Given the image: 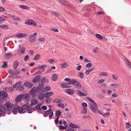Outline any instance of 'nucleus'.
<instances>
[{"instance_id": "obj_59", "label": "nucleus", "mask_w": 131, "mask_h": 131, "mask_svg": "<svg viewBox=\"0 0 131 131\" xmlns=\"http://www.w3.org/2000/svg\"><path fill=\"white\" fill-rule=\"evenodd\" d=\"M97 96L99 98L103 99L104 98V97L100 94H98L97 95Z\"/></svg>"}, {"instance_id": "obj_45", "label": "nucleus", "mask_w": 131, "mask_h": 131, "mask_svg": "<svg viewBox=\"0 0 131 131\" xmlns=\"http://www.w3.org/2000/svg\"><path fill=\"white\" fill-rule=\"evenodd\" d=\"M57 106H59L60 107H62L63 108H64L65 107V106H64V105L63 104V103H61L60 104H57Z\"/></svg>"}, {"instance_id": "obj_2", "label": "nucleus", "mask_w": 131, "mask_h": 131, "mask_svg": "<svg viewBox=\"0 0 131 131\" xmlns=\"http://www.w3.org/2000/svg\"><path fill=\"white\" fill-rule=\"evenodd\" d=\"M89 105L91 111L94 113H96L98 109L97 107H98L96 104L95 103H94L92 104L90 103Z\"/></svg>"}, {"instance_id": "obj_7", "label": "nucleus", "mask_w": 131, "mask_h": 131, "mask_svg": "<svg viewBox=\"0 0 131 131\" xmlns=\"http://www.w3.org/2000/svg\"><path fill=\"white\" fill-rule=\"evenodd\" d=\"M74 87L80 90L81 88V85L80 83L77 81V82L74 85Z\"/></svg>"}, {"instance_id": "obj_8", "label": "nucleus", "mask_w": 131, "mask_h": 131, "mask_svg": "<svg viewBox=\"0 0 131 131\" xmlns=\"http://www.w3.org/2000/svg\"><path fill=\"white\" fill-rule=\"evenodd\" d=\"M77 94L79 96H87V94L82 92L81 91L79 90H77Z\"/></svg>"}, {"instance_id": "obj_39", "label": "nucleus", "mask_w": 131, "mask_h": 131, "mask_svg": "<svg viewBox=\"0 0 131 131\" xmlns=\"http://www.w3.org/2000/svg\"><path fill=\"white\" fill-rule=\"evenodd\" d=\"M31 105H29V106H27V110L28 111H29L32 110V107Z\"/></svg>"}, {"instance_id": "obj_5", "label": "nucleus", "mask_w": 131, "mask_h": 131, "mask_svg": "<svg viewBox=\"0 0 131 131\" xmlns=\"http://www.w3.org/2000/svg\"><path fill=\"white\" fill-rule=\"evenodd\" d=\"M40 78L41 77L40 75H37L34 78L32 81L34 83H37L38 82H39V81L41 80H40Z\"/></svg>"}, {"instance_id": "obj_47", "label": "nucleus", "mask_w": 131, "mask_h": 131, "mask_svg": "<svg viewBox=\"0 0 131 131\" xmlns=\"http://www.w3.org/2000/svg\"><path fill=\"white\" fill-rule=\"evenodd\" d=\"M25 99H27V101H29L30 100V98L28 94H26L25 97Z\"/></svg>"}, {"instance_id": "obj_4", "label": "nucleus", "mask_w": 131, "mask_h": 131, "mask_svg": "<svg viewBox=\"0 0 131 131\" xmlns=\"http://www.w3.org/2000/svg\"><path fill=\"white\" fill-rule=\"evenodd\" d=\"M36 88L35 87H33L32 88L30 91V95L32 96L33 98L35 97L36 96Z\"/></svg>"}, {"instance_id": "obj_46", "label": "nucleus", "mask_w": 131, "mask_h": 131, "mask_svg": "<svg viewBox=\"0 0 131 131\" xmlns=\"http://www.w3.org/2000/svg\"><path fill=\"white\" fill-rule=\"evenodd\" d=\"M52 13L57 17H58L59 16V14L58 13L55 11L52 12Z\"/></svg>"}, {"instance_id": "obj_16", "label": "nucleus", "mask_w": 131, "mask_h": 131, "mask_svg": "<svg viewBox=\"0 0 131 131\" xmlns=\"http://www.w3.org/2000/svg\"><path fill=\"white\" fill-rule=\"evenodd\" d=\"M53 94L52 92H47L45 93L44 94V96L45 97H47L50 96Z\"/></svg>"}, {"instance_id": "obj_60", "label": "nucleus", "mask_w": 131, "mask_h": 131, "mask_svg": "<svg viewBox=\"0 0 131 131\" xmlns=\"http://www.w3.org/2000/svg\"><path fill=\"white\" fill-rule=\"evenodd\" d=\"M92 64L91 63H88L86 65L87 68H90L92 66Z\"/></svg>"}, {"instance_id": "obj_15", "label": "nucleus", "mask_w": 131, "mask_h": 131, "mask_svg": "<svg viewBox=\"0 0 131 131\" xmlns=\"http://www.w3.org/2000/svg\"><path fill=\"white\" fill-rule=\"evenodd\" d=\"M23 97L22 94L19 95L15 99V100L16 102H19L21 100Z\"/></svg>"}, {"instance_id": "obj_33", "label": "nucleus", "mask_w": 131, "mask_h": 131, "mask_svg": "<svg viewBox=\"0 0 131 131\" xmlns=\"http://www.w3.org/2000/svg\"><path fill=\"white\" fill-rule=\"evenodd\" d=\"M25 48L23 47L22 48H21L20 49H19V50H20L21 51H20V53H21L23 54H24L25 53Z\"/></svg>"}, {"instance_id": "obj_29", "label": "nucleus", "mask_w": 131, "mask_h": 131, "mask_svg": "<svg viewBox=\"0 0 131 131\" xmlns=\"http://www.w3.org/2000/svg\"><path fill=\"white\" fill-rule=\"evenodd\" d=\"M52 110L51 108H50L48 110L45 111V113L46 115H50L52 112Z\"/></svg>"}, {"instance_id": "obj_21", "label": "nucleus", "mask_w": 131, "mask_h": 131, "mask_svg": "<svg viewBox=\"0 0 131 131\" xmlns=\"http://www.w3.org/2000/svg\"><path fill=\"white\" fill-rule=\"evenodd\" d=\"M2 96L3 99L5 98H7V95L6 92L4 91H2Z\"/></svg>"}, {"instance_id": "obj_27", "label": "nucleus", "mask_w": 131, "mask_h": 131, "mask_svg": "<svg viewBox=\"0 0 131 131\" xmlns=\"http://www.w3.org/2000/svg\"><path fill=\"white\" fill-rule=\"evenodd\" d=\"M0 28L1 29H7L8 28V26L7 25H2L0 26Z\"/></svg>"}, {"instance_id": "obj_51", "label": "nucleus", "mask_w": 131, "mask_h": 131, "mask_svg": "<svg viewBox=\"0 0 131 131\" xmlns=\"http://www.w3.org/2000/svg\"><path fill=\"white\" fill-rule=\"evenodd\" d=\"M51 100L49 97H47L46 100V102L47 103H49L50 102Z\"/></svg>"}, {"instance_id": "obj_64", "label": "nucleus", "mask_w": 131, "mask_h": 131, "mask_svg": "<svg viewBox=\"0 0 131 131\" xmlns=\"http://www.w3.org/2000/svg\"><path fill=\"white\" fill-rule=\"evenodd\" d=\"M66 131H74V129L71 128H69L67 129Z\"/></svg>"}, {"instance_id": "obj_9", "label": "nucleus", "mask_w": 131, "mask_h": 131, "mask_svg": "<svg viewBox=\"0 0 131 131\" xmlns=\"http://www.w3.org/2000/svg\"><path fill=\"white\" fill-rule=\"evenodd\" d=\"M29 39L30 42H33L36 40V37L34 35H30Z\"/></svg>"}, {"instance_id": "obj_61", "label": "nucleus", "mask_w": 131, "mask_h": 131, "mask_svg": "<svg viewBox=\"0 0 131 131\" xmlns=\"http://www.w3.org/2000/svg\"><path fill=\"white\" fill-rule=\"evenodd\" d=\"M68 66V64L67 63H64L63 64L62 66V67L63 68H65Z\"/></svg>"}, {"instance_id": "obj_63", "label": "nucleus", "mask_w": 131, "mask_h": 131, "mask_svg": "<svg viewBox=\"0 0 131 131\" xmlns=\"http://www.w3.org/2000/svg\"><path fill=\"white\" fill-rule=\"evenodd\" d=\"M14 72V71L12 70H9L8 71V72L9 74L12 75H13Z\"/></svg>"}, {"instance_id": "obj_40", "label": "nucleus", "mask_w": 131, "mask_h": 131, "mask_svg": "<svg viewBox=\"0 0 131 131\" xmlns=\"http://www.w3.org/2000/svg\"><path fill=\"white\" fill-rule=\"evenodd\" d=\"M17 107H14L13 109V114H16V113H16L17 111Z\"/></svg>"}, {"instance_id": "obj_10", "label": "nucleus", "mask_w": 131, "mask_h": 131, "mask_svg": "<svg viewBox=\"0 0 131 131\" xmlns=\"http://www.w3.org/2000/svg\"><path fill=\"white\" fill-rule=\"evenodd\" d=\"M69 83H66L65 82H62L61 84V86L63 88H68L70 87Z\"/></svg>"}, {"instance_id": "obj_53", "label": "nucleus", "mask_w": 131, "mask_h": 131, "mask_svg": "<svg viewBox=\"0 0 131 131\" xmlns=\"http://www.w3.org/2000/svg\"><path fill=\"white\" fill-rule=\"evenodd\" d=\"M4 64L3 65L2 67V68H6V66H7V64L6 63V61H4Z\"/></svg>"}, {"instance_id": "obj_25", "label": "nucleus", "mask_w": 131, "mask_h": 131, "mask_svg": "<svg viewBox=\"0 0 131 131\" xmlns=\"http://www.w3.org/2000/svg\"><path fill=\"white\" fill-rule=\"evenodd\" d=\"M67 93L71 95L73 94L74 91L71 89H67Z\"/></svg>"}, {"instance_id": "obj_6", "label": "nucleus", "mask_w": 131, "mask_h": 131, "mask_svg": "<svg viewBox=\"0 0 131 131\" xmlns=\"http://www.w3.org/2000/svg\"><path fill=\"white\" fill-rule=\"evenodd\" d=\"M23 85L28 88H30L32 86L33 83L28 82H26L24 83Z\"/></svg>"}, {"instance_id": "obj_35", "label": "nucleus", "mask_w": 131, "mask_h": 131, "mask_svg": "<svg viewBox=\"0 0 131 131\" xmlns=\"http://www.w3.org/2000/svg\"><path fill=\"white\" fill-rule=\"evenodd\" d=\"M40 56H41L39 54H37L35 57L34 60H37L40 58Z\"/></svg>"}, {"instance_id": "obj_14", "label": "nucleus", "mask_w": 131, "mask_h": 131, "mask_svg": "<svg viewBox=\"0 0 131 131\" xmlns=\"http://www.w3.org/2000/svg\"><path fill=\"white\" fill-rule=\"evenodd\" d=\"M38 103V101L36 99H33L31 100V105H33Z\"/></svg>"}, {"instance_id": "obj_1", "label": "nucleus", "mask_w": 131, "mask_h": 131, "mask_svg": "<svg viewBox=\"0 0 131 131\" xmlns=\"http://www.w3.org/2000/svg\"><path fill=\"white\" fill-rule=\"evenodd\" d=\"M46 78L45 77H43L41 79V80L38 82V86L36 88L35 92L36 93H39L43 89L44 87V84L46 81Z\"/></svg>"}, {"instance_id": "obj_11", "label": "nucleus", "mask_w": 131, "mask_h": 131, "mask_svg": "<svg viewBox=\"0 0 131 131\" xmlns=\"http://www.w3.org/2000/svg\"><path fill=\"white\" fill-rule=\"evenodd\" d=\"M17 37L19 38L21 37H24L27 36L26 33H18L17 34Z\"/></svg>"}, {"instance_id": "obj_48", "label": "nucleus", "mask_w": 131, "mask_h": 131, "mask_svg": "<svg viewBox=\"0 0 131 131\" xmlns=\"http://www.w3.org/2000/svg\"><path fill=\"white\" fill-rule=\"evenodd\" d=\"M5 20V18L0 16V24L3 21H4Z\"/></svg>"}, {"instance_id": "obj_19", "label": "nucleus", "mask_w": 131, "mask_h": 131, "mask_svg": "<svg viewBox=\"0 0 131 131\" xmlns=\"http://www.w3.org/2000/svg\"><path fill=\"white\" fill-rule=\"evenodd\" d=\"M58 75L56 74H53L52 76V80L53 81H56L58 78Z\"/></svg>"}, {"instance_id": "obj_34", "label": "nucleus", "mask_w": 131, "mask_h": 131, "mask_svg": "<svg viewBox=\"0 0 131 131\" xmlns=\"http://www.w3.org/2000/svg\"><path fill=\"white\" fill-rule=\"evenodd\" d=\"M95 36L99 39L100 40L102 39H103V37L101 35L99 34H96L95 35Z\"/></svg>"}, {"instance_id": "obj_55", "label": "nucleus", "mask_w": 131, "mask_h": 131, "mask_svg": "<svg viewBox=\"0 0 131 131\" xmlns=\"http://www.w3.org/2000/svg\"><path fill=\"white\" fill-rule=\"evenodd\" d=\"M43 96L42 95H39L38 96V99L40 100H42L43 98Z\"/></svg>"}, {"instance_id": "obj_52", "label": "nucleus", "mask_w": 131, "mask_h": 131, "mask_svg": "<svg viewBox=\"0 0 131 131\" xmlns=\"http://www.w3.org/2000/svg\"><path fill=\"white\" fill-rule=\"evenodd\" d=\"M5 104V106H6L7 108H10L11 107V106L9 103H7V104Z\"/></svg>"}, {"instance_id": "obj_13", "label": "nucleus", "mask_w": 131, "mask_h": 131, "mask_svg": "<svg viewBox=\"0 0 131 131\" xmlns=\"http://www.w3.org/2000/svg\"><path fill=\"white\" fill-rule=\"evenodd\" d=\"M77 81H78L76 79H70L69 84L73 85H74L75 83L77 82Z\"/></svg>"}, {"instance_id": "obj_32", "label": "nucleus", "mask_w": 131, "mask_h": 131, "mask_svg": "<svg viewBox=\"0 0 131 131\" xmlns=\"http://www.w3.org/2000/svg\"><path fill=\"white\" fill-rule=\"evenodd\" d=\"M126 62L127 64V66H128V67L130 69H131V63L127 59H126Z\"/></svg>"}, {"instance_id": "obj_44", "label": "nucleus", "mask_w": 131, "mask_h": 131, "mask_svg": "<svg viewBox=\"0 0 131 131\" xmlns=\"http://www.w3.org/2000/svg\"><path fill=\"white\" fill-rule=\"evenodd\" d=\"M78 76L81 79H83L84 78L83 74L82 72H80Z\"/></svg>"}, {"instance_id": "obj_36", "label": "nucleus", "mask_w": 131, "mask_h": 131, "mask_svg": "<svg viewBox=\"0 0 131 131\" xmlns=\"http://www.w3.org/2000/svg\"><path fill=\"white\" fill-rule=\"evenodd\" d=\"M86 99L88 100L89 101L91 102V103L93 104L94 103H95L94 101L91 98H90L89 97H86Z\"/></svg>"}, {"instance_id": "obj_23", "label": "nucleus", "mask_w": 131, "mask_h": 131, "mask_svg": "<svg viewBox=\"0 0 131 131\" xmlns=\"http://www.w3.org/2000/svg\"><path fill=\"white\" fill-rule=\"evenodd\" d=\"M51 89L50 87L49 86H47L43 88L42 92H43L49 91Z\"/></svg>"}, {"instance_id": "obj_50", "label": "nucleus", "mask_w": 131, "mask_h": 131, "mask_svg": "<svg viewBox=\"0 0 131 131\" xmlns=\"http://www.w3.org/2000/svg\"><path fill=\"white\" fill-rule=\"evenodd\" d=\"M87 112V109L86 108H84L83 110L81 112L82 113L86 114Z\"/></svg>"}, {"instance_id": "obj_37", "label": "nucleus", "mask_w": 131, "mask_h": 131, "mask_svg": "<svg viewBox=\"0 0 131 131\" xmlns=\"http://www.w3.org/2000/svg\"><path fill=\"white\" fill-rule=\"evenodd\" d=\"M41 103H39L35 106V108L36 110H38L41 107V106L42 105Z\"/></svg>"}, {"instance_id": "obj_62", "label": "nucleus", "mask_w": 131, "mask_h": 131, "mask_svg": "<svg viewBox=\"0 0 131 131\" xmlns=\"http://www.w3.org/2000/svg\"><path fill=\"white\" fill-rule=\"evenodd\" d=\"M28 58L29 56L28 55H27L25 57L24 60L25 61H26Z\"/></svg>"}, {"instance_id": "obj_49", "label": "nucleus", "mask_w": 131, "mask_h": 131, "mask_svg": "<svg viewBox=\"0 0 131 131\" xmlns=\"http://www.w3.org/2000/svg\"><path fill=\"white\" fill-rule=\"evenodd\" d=\"M13 19L14 20L16 21H20L21 20V19L20 18H18L15 16V17H13Z\"/></svg>"}, {"instance_id": "obj_42", "label": "nucleus", "mask_w": 131, "mask_h": 131, "mask_svg": "<svg viewBox=\"0 0 131 131\" xmlns=\"http://www.w3.org/2000/svg\"><path fill=\"white\" fill-rule=\"evenodd\" d=\"M105 81V80L103 79H100L98 81L97 83L99 84H101L104 82Z\"/></svg>"}, {"instance_id": "obj_58", "label": "nucleus", "mask_w": 131, "mask_h": 131, "mask_svg": "<svg viewBox=\"0 0 131 131\" xmlns=\"http://www.w3.org/2000/svg\"><path fill=\"white\" fill-rule=\"evenodd\" d=\"M126 125H127V126H126V128H128L130 127L131 125L129 123H125Z\"/></svg>"}, {"instance_id": "obj_18", "label": "nucleus", "mask_w": 131, "mask_h": 131, "mask_svg": "<svg viewBox=\"0 0 131 131\" xmlns=\"http://www.w3.org/2000/svg\"><path fill=\"white\" fill-rule=\"evenodd\" d=\"M18 65V62L17 61H14L13 62V67L14 70H16Z\"/></svg>"}, {"instance_id": "obj_56", "label": "nucleus", "mask_w": 131, "mask_h": 131, "mask_svg": "<svg viewBox=\"0 0 131 131\" xmlns=\"http://www.w3.org/2000/svg\"><path fill=\"white\" fill-rule=\"evenodd\" d=\"M20 73L19 71H16L15 72L14 71L13 74V75H17L19 74Z\"/></svg>"}, {"instance_id": "obj_41", "label": "nucleus", "mask_w": 131, "mask_h": 131, "mask_svg": "<svg viewBox=\"0 0 131 131\" xmlns=\"http://www.w3.org/2000/svg\"><path fill=\"white\" fill-rule=\"evenodd\" d=\"M18 77H20V76H16L15 77L14 75H9L8 76V78H16V79H18Z\"/></svg>"}, {"instance_id": "obj_20", "label": "nucleus", "mask_w": 131, "mask_h": 131, "mask_svg": "<svg viewBox=\"0 0 131 131\" xmlns=\"http://www.w3.org/2000/svg\"><path fill=\"white\" fill-rule=\"evenodd\" d=\"M47 65L46 64L38 66L37 67V68L38 70H41L43 69L46 68V67H47Z\"/></svg>"}, {"instance_id": "obj_3", "label": "nucleus", "mask_w": 131, "mask_h": 131, "mask_svg": "<svg viewBox=\"0 0 131 131\" xmlns=\"http://www.w3.org/2000/svg\"><path fill=\"white\" fill-rule=\"evenodd\" d=\"M61 112L60 110H57L56 111L55 115L56 116L58 117L54 120V122L56 124H58V123L59 119V117L61 115Z\"/></svg>"}, {"instance_id": "obj_17", "label": "nucleus", "mask_w": 131, "mask_h": 131, "mask_svg": "<svg viewBox=\"0 0 131 131\" xmlns=\"http://www.w3.org/2000/svg\"><path fill=\"white\" fill-rule=\"evenodd\" d=\"M34 23V21L33 20L29 19L26 21L25 22V24L29 25H32Z\"/></svg>"}, {"instance_id": "obj_43", "label": "nucleus", "mask_w": 131, "mask_h": 131, "mask_svg": "<svg viewBox=\"0 0 131 131\" xmlns=\"http://www.w3.org/2000/svg\"><path fill=\"white\" fill-rule=\"evenodd\" d=\"M67 126H64L62 125H60L59 126V128L61 129H67Z\"/></svg>"}, {"instance_id": "obj_26", "label": "nucleus", "mask_w": 131, "mask_h": 131, "mask_svg": "<svg viewBox=\"0 0 131 131\" xmlns=\"http://www.w3.org/2000/svg\"><path fill=\"white\" fill-rule=\"evenodd\" d=\"M12 56V55L11 53H6L5 56V58H9L10 57Z\"/></svg>"}, {"instance_id": "obj_31", "label": "nucleus", "mask_w": 131, "mask_h": 131, "mask_svg": "<svg viewBox=\"0 0 131 131\" xmlns=\"http://www.w3.org/2000/svg\"><path fill=\"white\" fill-rule=\"evenodd\" d=\"M17 108L19 113H22L23 110V109L22 107L19 106H18Z\"/></svg>"}, {"instance_id": "obj_54", "label": "nucleus", "mask_w": 131, "mask_h": 131, "mask_svg": "<svg viewBox=\"0 0 131 131\" xmlns=\"http://www.w3.org/2000/svg\"><path fill=\"white\" fill-rule=\"evenodd\" d=\"M81 105L83 106L84 108H85V107H87V104L85 102L82 103L81 104Z\"/></svg>"}, {"instance_id": "obj_28", "label": "nucleus", "mask_w": 131, "mask_h": 131, "mask_svg": "<svg viewBox=\"0 0 131 131\" xmlns=\"http://www.w3.org/2000/svg\"><path fill=\"white\" fill-rule=\"evenodd\" d=\"M28 104L29 103L27 102L25 104L22 105V108L23 109V110H27V106H29Z\"/></svg>"}, {"instance_id": "obj_22", "label": "nucleus", "mask_w": 131, "mask_h": 131, "mask_svg": "<svg viewBox=\"0 0 131 131\" xmlns=\"http://www.w3.org/2000/svg\"><path fill=\"white\" fill-rule=\"evenodd\" d=\"M24 88L23 86L19 85L16 88V90H19L20 91H23Z\"/></svg>"}, {"instance_id": "obj_38", "label": "nucleus", "mask_w": 131, "mask_h": 131, "mask_svg": "<svg viewBox=\"0 0 131 131\" xmlns=\"http://www.w3.org/2000/svg\"><path fill=\"white\" fill-rule=\"evenodd\" d=\"M108 75V73L104 72H101L99 75L101 76H107Z\"/></svg>"}, {"instance_id": "obj_12", "label": "nucleus", "mask_w": 131, "mask_h": 131, "mask_svg": "<svg viewBox=\"0 0 131 131\" xmlns=\"http://www.w3.org/2000/svg\"><path fill=\"white\" fill-rule=\"evenodd\" d=\"M69 125L71 127L74 128H78L80 127L79 126L75 125L71 122H70Z\"/></svg>"}, {"instance_id": "obj_57", "label": "nucleus", "mask_w": 131, "mask_h": 131, "mask_svg": "<svg viewBox=\"0 0 131 131\" xmlns=\"http://www.w3.org/2000/svg\"><path fill=\"white\" fill-rule=\"evenodd\" d=\"M51 71V68H48L46 70V73H49Z\"/></svg>"}, {"instance_id": "obj_24", "label": "nucleus", "mask_w": 131, "mask_h": 131, "mask_svg": "<svg viewBox=\"0 0 131 131\" xmlns=\"http://www.w3.org/2000/svg\"><path fill=\"white\" fill-rule=\"evenodd\" d=\"M19 7L22 9L26 10H28L29 8V7H28L26 6L23 5H20L19 6Z\"/></svg>"}, {"instance_id": "obj_30", "label": "nucleus", "mask_w": 131, "mask_h": 131, "mask_svg": "<svg viewBox=\"0 0 131 131\" xmlns=\"http://www.w3.org/2000/svg\"><path fill=\"white\" fill-rule=\"evenodd\" d=\"M62 100L61 99L56 98L54 100L53 103H54L56 102L57 103H60V102H62Z\"/></svg>"}]
</instances>
